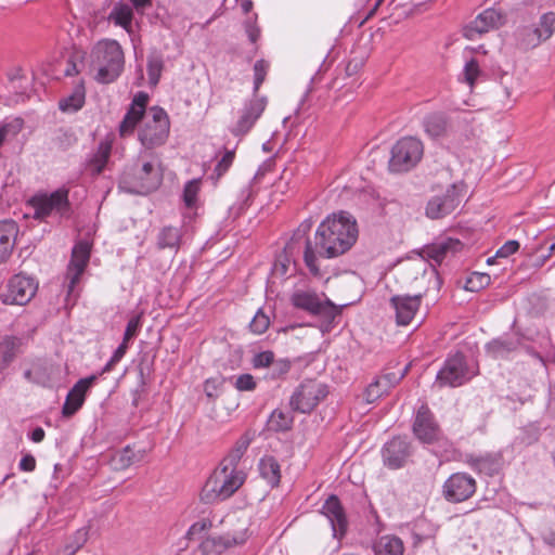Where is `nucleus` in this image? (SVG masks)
Wrapping results in <instances>:
<instances>
[{"label":"nucleus","mask_w":555,"mask_h":555,"mask_svg":"<svg viewBox=\"0 0 555 555\" xmlns=\"http://www.w3.org/2000/svg\"><path fill=\"white\" fill-rule=\"evenodd\" d=\"M273 360L274 353L270 350H267L255 354L251 363L255 369L270 367V365L273 363Z\"/></svg>","instance_id":"obj_51"},{"label":"nucleus","mask_w":555,"mask_h":555,"mask_svg":"<svg viewBox=\"0 0 555 555\" xmlns=\"http://www.w3.org/2000/svg\"><path fill=\"white\" fill-rule=\"evenodd\" d=\"M404 550V543L399 537H384V555H403Z\"/></svg>","instance_id":"obj_41"},{"label":"nucleus","mask_w":555,"mask_h":555,"mask_svg":"<svg viewBox=\"0 0 555 555\" xmlns=\"http://www.w3.org/2000/svg\"><path fill=\"white\" fill-rule=\"evenodd\" d=\"M112 146L107 142H101L96 151L89 158L87 168L94 176L100 175L107 164Z\"/></svg>","instance_id":"obj_31"},{"label":"nucleus","mask_w":555,"mask_h":555,"mask_svg":"<svg viewBox=\"0 0 555 555\" xmlns=\"http://www.w3.org/2000/svg\"><path fill=\"white\" fill-rule=\"evenodd\" d=\"M37 283L30 276L16 274L12 276L1 292L0 299L5 305H25L35 296Z\"/></svg>","instance_id":"obj_10"},{"label":"nucleus","mask_w":555,"mask_h":555,"mask_svg":"<svg viewBox=\"0 0 555 555\" xmlns=\"http://www.w3.org/2000/svg\"><path fill=\"white\" fill-rule=\"evenodd\" d=\"M413 433L423 443L434 444L443 440L442 431L426 405H422L417 410L413 423Z\"/></svg>","instance_id":"obj_13"},{"label":"nucleus","mask_w":555,"mask_h":555,"mask_svg":"<svg viewBox=\"0 0 555 555\" xmlns=\"http://www.w3.org/2000/svg\"><path fill=\"white\" fill-rule=\"evenodd\" d=\"M501 86L503 89V93L505 99L509 100L513 93V78L508 75H503L501 77Z\"/></svg>","instance_id":"obj_59"},{"label":"nucleus","mask_w":555,"mask_h":555,"mask_svg":"<svg viewBox=\"0 0 555 555\" xmlns=\"http://www.w3.org/2000/svg\"><path fill=\"white\" fill-rule=\"evenodd\" d=\"M384 464L392 469L402 467L410 456V444L405 438L397 437L387 443Z\"/></svg>","instance_id":"obj_22"},{"label":"nucleus","mask_w":555,"mask_h":555,"mask_svg":"<svg viewBox=\"0 0 555 555\" xmlns=\"http://www.w3.org/2000/svg\"><path fill=\"white\" fill-rule=\"evenodd\" d=\"M223 386V378L212 377L208 378L204 384V391L206 397L210 401H215L221 393V389Z\"/></svg>","instance_id":"obj_42"},{"label":"nucleus","mask_w":555,"mask_h":555,"mask_svg":"<svg viewBox=\"0 0 555 555\" xmlns=\"http://www.w3.org/2000/svg\"><path fill=\"white\" fill-rule=\"evenodd\" d=\"M34 207V217L44 220L50 216L60 218H68L70 216V203L68 199V191L59 189L51 194L36 195L30 199Z\"/></svg>","instance_id":"obj_7"},{"label":"nucleus","mask_w":555,"mask_h":555,"mask_svg":"<svg viewBox=\"0 0 555 555\" xmlns=\"http://www.w3.org/2000/svg\"><path fill=\"white\" fill-rule=\"evenodd\" d=\"M491 278L487 273L474 272L465 283V288L469 292H478L490 284Z\"/></svg>","instance_id":"obj_40"},{"label":"nucleus","mask_w":555,"mask_h":555,"mask_svg":"<svg viewBox=\"0 0 555 555\" xmlns=\"http://www.w3.org/2000/svg\"><path fill=\"white\" fill-rule=\"evenodd\" d=\"M245 31L251 43H256L260 37V28L256 25L255 21L248 18L244 23Z\"/></svg>","instance_id":"obj_56"},{"label":"nucleus","mask_w":555,"mask_h":555,"mask_svg":"<svg viewBox=\"0 0 555 555\" xmlns=\"http://www.w3.org/2000/svg\"><path fill=\"white\" fill-rule=\"evenodd\" d=\"M18 467L24 472H33L36 468V460L31 454H26L20 461Z\"/></svg>","instance_id":"obj_58"},{"label":"nucleus","mask_w":555,"mask_h":555,"mask_svg":"<svg viewBox=\"0 0 555 555\" xmlns=\"http://www.w3.org/2000/svg\"><path fill=\"white\" fill-rule=\"evenodd\" d=\"M519 339L514 337H500L487 344V351L493 358H504L509 352L517 349Z\"/></svg>","instance_id":"obj_29"},{"label":"nucleus","mask_w":555,"mask_h":555,"mask_svg":"<svg viewBox=\"0 0 555 555\" xmlns=\"http://www.w3.org/2000/svg\"><path fill=\"white\" fill-rule=\"evenodd\" d=\"M135 179L138 181V185L143 192H152L159 186L163 176L154 164L146 162L137 172Z\"/></svg>","instance_id":"obj_24"},{"label":"nucleus","mask_w":555,"mask_h":555,"mask_svg":"<svg viewBox=\"0 0 555 555\" xmlns=\"http://www.w3.org/2000/svg\"><path fill=\"white\" fill-rule=\"evenodd\" d=\"M22 118L5 119L0 122V147L9 140L14 139L23 129Z\"/></svg>","instance_id":"obj_37"},{"label":"nucleus","mask_w":555,"mask_h":555,"mask_svg":"<svg viewBox=\"0 0 555 555\" xmlns=\"http://www.w3.org/2000/svg\"><path fill=\"white\" fill-rule=\"evenodd\" d=\"M91 246L86 241L78 242L72 251V258L67 267L65 275V284L67 287V294L70 295L76 284L79 282L89 259H90Z\"/></svg>","instance_id":"obj_14"},{"label":"nucleus","mask_w":555,"mask_h":555,"mask_svg":"<svg viewBox=\"0 0 555 555\" xmlns=\"http://www.w3.org/2000/svg\"><path fill=\"white\" fill-rule=\"evenodd\" d=\"M424 155L423 142L414 137H404L396 142L390 151L388 170L404 173L417 166Z\"/></svg>","instance_id":"obj_5"},{"label":"nucleus","mask_w":555,"mask_h":555,"mask_svg":"<svg viewBox=\"0 0 555 555\" xmlns=\"http://www.w3.org/2000/svg\"><path fill=\"white\" fill-rule=\"evenodd\" d=\"M270 374L271 378L276 379L284 375H286L291 370V362L285 359L273 360V363L270 365Z\"/></svg>","instance_id":"obj_49"},{"label":"nucleus","mask_w":555,"mask_h":555,"mask_svg":"<svg viewBox=\"0 0 555 555\" xmlns=\"http://www.w3.org/2000/svg\"><path fill=\"white\" fill-rule=\"evenodd\" d=\"M134 452L129 447H126L113 457V463L116 468L125 469L134 462Z\"/></svg>","instance_id":"obj_44"},{"label":"nucleus","mask_w":555,"mask_h":555,"mask_svg":"<svg viewBox=\"0 0 555 555\" xmlns=\"http://www.w3.org/2000/svg\"><path fill=\"white\" fill-rule=\"evenodd\" d=\"M256 382L253 375L242 374L235 379L234 386L240 391H251L256 388Z\"/></svg>","instance_id":"obj_54"},{"label":"nucleus","mask_w":555,"mask_h":555,"mask_svg":"<svg viewBox=\"0 0 555 555\" xmlns=\"http://www.w3.org/2000/svg\"><path fill=\"white\" fill-rule=\"evenodd\" d=\"M90 60L91 66L96 69L94 79L100 83L114 82L124 70V51L114 39L98 41L91 49Z\"/></svg>","instance_id":"obj_3"},{"label":"nucleus","mask_w":555,"mask_h":555,"mask_svg":"<svg viewBox=\"0 0 555 555\" xmlns=\"http://www.w3.org/2000/svg\"><path fill=\"white\" fill-rule=\"evenodd\" d=\"M246 541V532L242 531L237 534L227 533L224 535L207 537L199 544L203 555H214L224 550L243 544Z\"/></svg>","instance_id":"obj_21"},{"label":"nucleus","mask_w":555,"mask_h":555,"mask_svg":"<svg viewBox=\"0 0 555 555\" xmlns=\"http://www.w3.org/2000/svg\"><path fill=\"white\" fill-rule=\"evenodd\" d=\"M463 243L457 238L446 237L438 240L422 249V257L440 264L448 256L461 251Z\"/></svg>","instance_id":"obj_19"},{"label":"nucleus","mask_w":555,"mask_h":555,"mask_svg":"<svg viewBox=\"0 0 555 555\" xmlns=\"http://www.w3.org/2000/svg\"><path fill=\"white\" fill-rule=\"evenodd\" d=\"M234 152L233 151H227L222 158L217 163L215 167V172L217 175V178L219 179L224 172L228 171V169L231 167L233 159H234Z\"/></svg>","instance_id":"obj_53"},{"label":"nucleus","mask_w":555,"mask_h":555,"mask_svg":"<svg viewBox=\"0 0 555 555\" xmlns=\"http://www.w3.org/2000/svg\"><path fill=\"white\" fill-rule=\"evenodd\" d=\"M18 234V227L13 220L0 221V263L11 255Z\"/></svg>","instance_id":"obj_23"},{"label":"nucleus","mask_w":555,"mask_h":555,"mask_svg":"<svg viewBox=\"0 0 555 555\" xmlns=\"http://www.w3.org/2000/svg\"><path fill=\"white\" fill-rule=\"evenodd\" d=\"M269 69V63L264 60H258L254 65V92H258L261 83L264 81Z\"/></svg>","instance_id":"obj_43"},{"label":"nucleus","mask_w":555,"mask_h":555,"mask_svg":"<svg viewBox=\"0 0 555 555\" xmlns=\"http://www.w3.org/2000/svg\"><path fill=\"white\" fill-rule=\"evenodd\" d=\"M328 395L327 385L315 379L304 380L293 392L289 405L293 411L308 414Z\"/></svg>","instance_id":"obj_6"},{"label":"nucleus","mask_w":555,"mask_h":555,"mask_svg":"<svg viewBox=\"0 0 555 555\" xmlns=\"http://www.w3.org/2000/svg\"><path fill=\"white\" fill-rule=\"evenodd\" d=\"M163 69V54L157 50L151 51L147 56V75L151 86H156L159 82Z\"/></svg>","instance_id":"obj_36"},{"label":"nucleus","mask_w":555,"mask_h":555,"mask_svg":"<svg viewBox=\"0 0 555 555\" xmlns=\"http://www.w3.org/2000/svg\"><path fill=\"white\" fill-rule=\"evenodd\" d=\"M504 22L502 13L495 9H487L463 27V36L476 40L486 33L499 28Z\"/></svg>","instance_id":"obj_15"},{"label":"nucleus","mask_w":555,"mask_h":555,"mask_svg":"<svg viewBox=\"0 0 555 555\" xmlns=\"http://www.w3.org/2000/svg\"><path fill=\"white\" fill-rule=\"evenodd\" d=\"M20 349V339L4 336L0 339V371H3L15 359Z\"/></svg>","instance_id":"obj_32"},{"label":"nucleus","mask_w":555,"mask_h":555,"mask_svg":"<svg viewBox=\"0 0 555 555\" xmlns=\"http://www.w3.org/2000/svg\"><path fill=\"white\" fill-rule=\"evenodd\" d=\"M199 191V181L198 180H191L189 181L183 190V199L185 205L191 208L195 205L197 194Z\"/></svg>","instance_id":"obj_46"},{"label":"nucleus","mask_w":555,"mask_h":555,"mask_svg":"<svg viewBox=\"0 0 555 555\" xmlns=\"http://www.w3.org/2000/svg\"><path fill=\"white\" fill-rule=\"evenodd\" d=\"M128 343L122 339V343L117 347V349L113 353V362H119L122 357L126 354L128 349Z\"/></svg>","instance_id":"obj_62"},{"label":"nucleus","mask_w":555,"mask_h":555,"mask_svg":"<svg viewBox=\"0 0 555 555\" xmlns=\"http://www.w3.org/2000/svg\"><path fill=\"white\" fill-rule=\"evenodd\" d=\"M462 196L455 184L449 186L441 195L433 196L426 206V216L430 219H440L453 212L460 205Z\"/></svg>","instance_id":"obj_16"},{"label":"nucleus","mask_w":555,"mask_h":555,"mask_svg":"<svg viewBox=\"0 0 555 555\" xmlns=\"http://www.w3.org/2000/svg\"><path fill=\"white\" fill-rule=\"evenodd\" d=\"M211 527V522L208 519H202L194 522L188 530L186 537L189 539L199 538L204 532H206Z\"/></svg>","instance_id":"obj_52"},{"label":"nucleus","mask_w":555,"mask_h":555,"mask_svg":"<svg viewBox=\"0 0 555 555\" xmlns=\"http://www.w3.org/2000/svg\"><path fill=\"white\" fill-rule=\"evenodd\" d=\"M44 430L41 428V427H36L29 438L34 441V442H41L43 439H44Z\"/></svg>","instance_id":"obj_64"},{"label":"nucleus","mask_w":555,"mask_h":555,"mask_svg":"<svg viewBox=\"0 0 555 555\" xmlns=\"http://www.w3.org/2000/svg\"><path fill=\"white\" fill-rule=\"evenodd\" d=\"M133 18L132 9L122 2H118L114 5L113 10L108 15V21L114 22L117 26L129 30Z\"/></svg>","instance_id":"obj_35"},{"label":"nucleus","mask_w":555,"mask_h":555,"mask_svg":"<svg viewBox=\"0 0 555 555\" xmlns=\"http://www.w3.org/2000/svg\"><path fill=\"white\" fill-rule=\"evenodd\" d=\"M149 95L139 92L134 95L132 103L119 125L121 137L131 134L135 126L142 119V125L138 131V139L143 147L153 150L166 143L170 121L167 113L159 106H153L145 112Z\"/></svg>","instance_id":"obj_2"},{"label":"nucleus","mask_w":555,"mask_h":555,"mask_svg":"<svg viewBox=\"0 0 555 555\" xmlns=\"http://www.w3.org/2000/svg\"><path fill=\"white\" fill-rule=\"evenodd\" d=\"M294 423V416L291 412H285L280 409H275L269 416L267 426L269 430L280 433L287 431L292 428Z\"/></svg>","instance_id":"obj_34"},{"label":"nucleus","mask_w":555,"mask_h":555,"mask_svg":"<svg viewBox=\"0 0 555 555\" xmlns=\"http://www.w3.org/2000/svg\"><path fill=\"white\" fill-rule=\"evenodd\" d=\"M406 270L404 268H399L396 272H390V273H387L385 276H384V280L386 281V287L389 288V291L392 293L395 292V289L391 287V281H396L397 279V275L400 274V273H403L405 272Z\"/></svg>","instance_id":"obj_63"},{"label":"nucleus","mask_w":555,"mask_h":555,"mask_svg":"<svg viewBox=\"0 0 555 555\" xmlns=\"http://www.w3.org/2000/svg\"><path fill=\"white\" fill-rule=\"evenodd\" d=\"M358 233L357 221L349 212L333 214L319 225L314 246L309 240L306 241L304 258L307 267L318 274L317 256L335 258L345 254L356 243Z\"/></svg>","instance_id":"obj_1"},{"label":"nucleus","mask_w":555,"mask_h":555,"mask_svg":"<svg viewBox=\"0 0 555 555\" xmlns=\"http://www.w3.org/2000/svg\"><path fill=\"white\" fill-rule=\"evenodd\" d=\"M379 165V151L378 149L372 150L370 153V160L366 165V170L364 172L363 179L372 182L373 176H378Z\"/></svg>","instance_id":"obj_47"},{"label":"nucleus","mask_w":555,"mask_h":555,"mask_svg":"<svg viewBox=\"0 0 555 555\" xmlns=\"http://www.w3.org/2000/svg\"><path fill=\"white\" fill-rule=\"evenodd\" d=\"M291 301L296 308L323 317L327 321H333L340 312L330 299L322 300L312 292L297 291L292 295Z\"/></svg>","instance_id":"obj_9"},{"label":"nucleus","mask_w":555,"mask_h":555,"mask_svg":"<svg viewBox=\"0 0 555 555\" xmlns=\"http://www.w3.org/2000/svg\"><path fill=\"white\" fill-rule=\"evenodd\" d=\"M476 480L466 473L452 474L442 486L444 499L451 503H461L474 495Z\"/></svg>","instance_id":"obj_12"},{"label":"nucleus","mask_w":555,"mask_h":555,"mask_svg":"<svg viewBox=\"0 0 555 555\" xmlns=\"http://www.w3.org/2000/svg\"><path fill=\"white\" fill-rule=\"evenodd\" d=\"M321 513L328 519L334 538L341 539L347 532L348 520L339 499L336 495L328 496Z\"/></svg>","instance_id":"obj_18"},{"label":"nucleus","mask_w":555,"mask_h":555,"mask_svg":"<svg viewBox=\"0 0 555 555\" xmlns=\"http://www.w3.org/2000/svg\"><path fill=\"white\" fill-rule=\"evenodd\" d=\"M98 376L91 375L79 379L67 393L66 400L62 408V414L65 417L73 416L83 404L86 393L95 383Z\"/></svg>","instance_id":"obj_20"},{"label":"nucleus","mask_w":555,"mask_h":555,"mask_svg":"<svg viewBox=\"0 0 555 555\" xmlns=\"http://www.w3.org/2000/svg\"><path fill=\"white\" fill-rule=\"evenodd\" d=\"M470 467L478 470L479 473H485L487 475H493L498 469V462L494 457L490 455L486 456H472L467 461Z\"/></svg>","instance_id":"obj_38"},{"label":"nucleus","mask_w":555,"mask_h":555,"mask_svg":"<svg viewBox=\"0 0 555 555\" xmlns=\"http://www.w3.org/2000/svg\"><path fill=\"white\" fill-rule=\"evenodd\" d=\"M405 371L406 369L399 370L397 373H388L384 375V382L387 380L391 386L396 385L403 378Z\"/></svg>","instance_id":"obj_61"},{"label":"nucleus","mask_w":555,"mask_h":555,"mask_svg":"<svg viewBox=\"0 0 555 555\" xmlns=\"http://www.w3.org/2000/svg\"><path fill=\"white\" fill-rule=\"evenodd\" d=\"M253 440V437L245 433L242 435L236 442L234 443L233 448L229 451V453L224 456L222 462L220 463L221 467H225L230 470H238L237 465L240 461L242 460L243 455L247 451L250 442Z\"/></svg>","instance_id":"obj_25"},{"label":"nucleus","mask_w":555,"mask_h":555,"mask_svg":"<svg viewBox=\"0 0 555 555\" xmlns=\"http://www.w3.org/2000/svg\"><path fill=\"white\" fill-rule=\"evenodd\" d=\"M422 301V294L392 295L390 306L395 311V319L398 325H408L413 320Z\"/></svg>","instance_id":"obj_17"},{"label":"nucleus","mask_w":555,"mask_h":555,"mask_svg":"<svg viewBox=\"0 0 555 555\" xmlns=\"http://www.w3.org/2000/svg\"><path fill=\"white\" fill-rule=\"evenodd\" d=\"M140 327H141V314L131 317L127 323L122 339L126 341L131 340L133 337H135L138 335Z\"/></svg>","instance_id":"obj_50"},{"label":"nucleus","mask_w":555,"mask_h":555,"mask_svg":"<svg viewBox=\"0 0 555 555\" xmlns=\"http://www.w3.org/2000/svg\"><path fill=\"white\" fill-rule=\"evenodd\" d=\"M86 101V90L83 85H77L73 92L68 95L60 100L59 108L64 113H75L78 112L85 104Z\"/></svg>","instance_id":"obj_30"},{"label":"nucleus","mask_w":555,"mask_h":555,"mask_svg":"<svg viewBox=\"0 0 555 555\" xmlns=\"http://www.w3.org/2000/svg\"><path fill=\"white\" fill-rule=\"evenodd\" d=\"M479 73H480L479 64L477 63L476 60L472 59L470 61H468L465 64L463 75H464L465 81L470 87L474 86L477 77L479 76Z\"/></svg>","instance_id":"obj_48"},{"label":"nucleus","mask_w":555,"mask_h":555,"mask_svg":"<svg viewBox=\"0 0 555 555\" xmlns=\"http://www.w3.org/2000/svg\"><path fill=\"white\" fill-rule=\"evenodd\" d=\"M423 125L425 132L434 139L446 135L450 128L448 118L440 113L426 116Z\"/></svg>","instance_id":"obj_27"},{"label":"nucleus","mask_w":555,"mask_h":555,"mask_svg":"<svg viewBox=\"0 0 555 555\" xmlns=\"http://www.w3.org/2000/svg\"><path fill=\"white\" fill-rule=\"evenodd\" d=\"M539 34L543 41L552 37L555 31V13L546 12L541 17L539 23L535 25Z\"/></svg>","instance_id":"obj_39"},{"label":"nucleus","mask_w":555,"mask_h":555,"mask_svg":"<svg viewBox=\"0 0 555 555\" xmlns=\"http://www.w3.org/2000/svg\"><path fill=\"white\" fill-rule=\"evenodd\" d=\"M382 396V392L379 391V383L378 380H375L369 385V387L365 390V399L367 402H372L376 399H378Z\"/></svg>","instance_id":"obj_57"},{"label":"nucleus","mask_w":555,"mask_h":555,"mask_svg":"<svg viewBox=\"0 0 555 555\" xmlns=\"http://www.w3.org/2000/svg\"><path fill=\"white\" fill-rule=\"evenodd\" d=\"M517 43L524 49L538 47L543 40L535 25L520 26L515 31Z\"/></svg>","instance_id":"obj_33"},{"label":"nucleus","mask_w":555,"mask_h":555,"mask_svg":"<svg viewBox=\"0 0 555 555\" xmlns=\"http://www.w3.org/2000/svg\"><path fill=\"white\" fill-rule=\"evenodd\" d=\"M246 475L243 470H230L219 466L205 482L201 500L204 503L224 501L232 496L244 483Z\"/></svg>","instance_id":"obj_4"},{"label":"nucleus","mask_w":555,"mask_h":555,"mask_svg":"<svg viewBox=\"0 0 555 555\" xmlns=\"http://www.w3.org/2000/svg\"><path fill=\"white\" fill-rule=\"evenodd\" d=\"M519 249V243L515 240L507 241L495 253V257L507 258Z\"/></svg>","instance_id":"obj_55"},{"label":"nucleus","mask_w":555,"mask_h":555,"mask_svg":"<svg viewBox=\"0 0 555 555\" xmlns=\"http://www.w3.org/2000/svg\"><path fill=\"white\" fill-rule=\"evenodd\" d=\"M258 469L260 476L271 486L276 487L281 480V467L278 460L271 455L263 456L259 464Z\"/></svg>","instance_id":"obj_26"},{"label":"nucleus","mask_w":555,"mask_h":555,"mask_svg":"<svg viewBox=\"0 0 555 555\" xmlns=\"http://www.w3.org/2000/svg\"><path fill=\"white\" fill-rule=\"evenodd\" d=\"M270 325V319L261 310H258L249 323L250 331L255 334L264 333Z\"/></svg>","instance_id":"obj_45"},{"label":"nucleus","mask_w":555,"mask_h":555,"mask_svg":"<svg viewBox=\"0 0 555 555\" xmlns=\"http://www.w3.org/2000/svg\"><path fill=\"white\" fill-rule=\"evenodd\" d=\"M474 375L475 372L468 369L464 354L456 352L444 361L443 366L437 373L434 387H459Z\"/></svg>","instance_id":"obj_8"},{"label":"nucleus","mask_w":555,"mask_h":555,"mask_svg":"<svg viewBox=\"0 0 555 555\" xmlns=\"http://www.w3.org/2000/svg\"><path fill=\"white\" fill-rule=\"evenodd\" d=\"M181 240V228L167 225L164 227L157 235V247L159 249L170 248L177 251L180 247Z\"/></svg>","instance_id":"obj_28"},{"label":"nucleus","mask_w":555,"mask_h":555,"mask_svg":"<svg viewBox=\"0 0 555 555\" xmlns=\"http://www.w3.org/2000/svg\"><path fill=\"white\" fill-rule=\"evenodd\" d=\"M267 103V98L258 95H255L253 99L246 101L237 113V120L231 127V133L235 137H241L248 133L264 112Z\"/></svg>","instance_id":"obj_11"},{"label":"nucleus","mask_w":555,"mask_h":555,"mask_svg":"<svg viewBox=\"0 0 555 555\" xmlns=\"http://www.w3.org/2000/svg\"><path fill=\"white\" fill-rule=\"evenodd\" d=\"M309 230H310V223L308 221L302 222L299 225V228L297 229V231L295 232V234L292 238V242L287 244L286 248L292 249L293 245H294V241L299 237H304Z\"/></svg>","instance_id":"obj_60"}]
</instances>
